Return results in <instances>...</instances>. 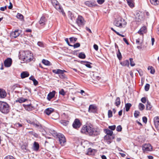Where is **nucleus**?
Wrapping results in <instances>:
<instances>
[{
    "mask_svg": "<svg viewBox=\"0 0 159 159\" xmlns=\"http://www.w3.org/2000/svg\"><path fill=\"white\" fill-rule=\"evenodd\" d=\"M76 22L79 26L83 25L84 24V20L83 17L79 15L76 20Z\"/></svg>",
    "mask_w": 159,
    "mask_h": 159,
    "instance_id": "1a4fd4ad",
    "label": "nucleus"
},
{
    "mask_svg": "<svg viewBox=\"0 0 159 159\" xmlns=\"http://www.w3.org/2000/svg\"><path fill=\"white\" fill-rule=\"evenodd\" d=\"M40 124L38 121H37L36 122V124L34 126L37 128Z\"/></svg>",
    "mask_w": 159,
    "mask_h": 159,
    "instance_id": "338daca9",
    "label": "nucleus"
},
{
    "mask_svg": "<svg viewBox=\"0 0 159 159\" xmlns=\"http://www.w3.org/2000/svg\"><path fill=\"white\" fill-rule=\"evenodd\" d=\"M128 5L131 7L132 8L134 7V0H126Z\"/></svg>",
    "mask_w": 159,
    "mask_h": 159,
    "instance_id": "cd10ccee",
    "label": "nucleus"
},
{
    "mask_svg": "<svg viewBox=\"0 0 159 159\" xmlns=\"http://www.w3.org/2000/svg\"><path fill=\"white\" fill-rule=\"evenodd\" d=\"M33 82L34 83V84L35 86L37 85L38 84V81L35 79L34 80H33Z\"/></svg>",
    "mask_w": 159,
    "mask_h": 159,
    "instance_id": "69168bd1",
    "label": "nucleus"
},
{
    "mask_svg": "<svg viewBox=\"0 0 159 159\" xmlns=\"http://www.w3.org/2000/svg\"><path fill=\"white\" fill-rule=\"evenodd\" d=\"M78 62H80L82 64L83 63H86V64H85V66L89 68H91L92 67V66H91V64H92V63L87 61H78Z\"/></svg>",
    "mask_w": 159,
    "mask_h": 159,
    "instance_id": "5701e85b",
    "label": "nucleus"
},
{
    "mask_svg": "<svg viewBox=\"0 0 159 159\" xmlns=\"http://www.w3.org/2000/svg\"><path fill=\"white\" fill-rule=\"evenodd\" d=\"M120 64L123 66H129V61L128 60H126L123 61L120 63Z\"/></svg>",
    "mask_w": 159,
    "mask_h": 159,
    "instance_id": "a878e982",
    "label": "nucleus"
},
{
    "mask_svg": "<svg viewBox=\"0 0 159 159\" xmlns=\"http://www.w3.org/2000/svg\"><path fill=\"white\" fill-rule=\"evenodd\" d=\"M146 106L147 110H150L151 109L152 107V105L151 104V103L148 100L147 101V104Z\"/></svg>",
    "mask_w": 159,
    "mask_h": 159,
    "instance_id": "7c9ffc66",
    "label": "nucleus"
},
{
    "mask_svg": "<svg viewBox=\"0 0 159 159\" xmlns=\"http://www.w3.org/2000/svg\"><path fill=\"white\" fill-rule=\"evenodd\" d=\"M33 150L34 151H38L39 148V143L36 141L34 142L33 144Z\"/></svg>",
    "mask_w": 159,
    "mask_h": 159,
    "instance_id": "aec40b11",
    "label": "nucleus"
},
{
    "mask_svg": "<svg viewBox=\"0 0 159 159\" xmlns=\"http://www.w3.org/2000/svg\"><path fill=\"white\" fill-rule=\"evenodd\" d=\"M96 152V150L90 148L87 149L86 154L88 155H94Z\"/></svg>",
    "mask_w": 159,
    "mask_h": 159,
    "instance_id": "a211bd4d",
    "label": "nucleus"
},
{
    "mask_svg": "<svg viewBox=\"0 0 159 159\" xmlns=\"http://www.w3.org/2000/svg\"><path fill=\"white\" fill-rule=\"evenodd\" d=\"M108 117L109 118L111 117L112 116V112L111 110H109L108 113Z\"/></svg>",
    "mask_w": 159,
    "mask_h": 159,
    "instance_id": "de8ad7c7",
    "label": "nucleus"
},
{
    "mask_svg": "<svg viewBox=\"0 0 159 159\" xmlns=\"http://www.w3.org/2000/svg\"><path fill=\"white\" fill-rule=\"evenodd\" d=\"M78 57L81 59H85L86 58V55L83 52H81L79 53Z\"/></svg>",
    "mask_w": 159,
    "mask_h": 159,
    "instance_id": "2f4dec72",
    "label": "nucleus"
},
{
    "mask_svg": "<svg viewBox=\"0 0 159 159\" xmlns=\"http://www.w3.org/2000/svg\"><path fill=\"white\" fill-rule=\"evenodd\" d=\"M125 20L122 18L115 19L114 22V25L117 27H122V25H125Z\"/></svg>",
    "mask_w": 159,
    "mask_h": 159,
    "instance_id": "0eeeda50",
    "label": "nucleus"
},
{
    "mask_svg": "<svg viewBox=\"0 0 159 159\" xmlns=\"http://www.w3.org/2000/svg\"><path fill=\"white\" fill-rule=\"evenodd\" d=\"M12 62L11 59L10 58H8L4 61V66L6 67H10L12 64Z\"/></svg>",
    "mask_w": 159,
    "mask_h": 159,
    "instance_id": "4468645a",
    "label": "nucleus"
},
{
    "mask_svg": "<svg viewBox=\"0 0 159 159\" xmlns=\"http://www.w3.org/2000/svg\"><path fill=\"white\" fill-rule=\"evenodd\" d=\"M54 111V109L52 108H48L46 109L45 110L46 114L49 115L50 114Z\"/></svg>",
    "mask_w": 159,
    "mask_h": 159,
    "instance_id": "393cba45",
    "label": "nucleus"
},
{
    "mask_svg": "<svg viewBox=\"0 0 159 159\" xmlns=\"http://www.w3.org/2000/svg\"><path fill=\"white\" fill-rule=\"evenodd\" d=\"M117 56L119 59V60H121L122 58V55L120 52V50H118L117 52Z\"/></svg>",
    "mask_w": 159,
    "mask_h": 159,
    "instance_id": "58836bf2",
    "label": "nucleus"
},
{
    "mask_svg": "<svg viewBox=\"0 0 159 159\" xmlns=\"http://www.w3.org/2000/svg\"><path fill=\"white\" fill-rule=\"evenodd\" d=\"M141 100L143 103H145L147 101L146 98L145 97H143L141 99Z\"/></svg>",
    "mask_w": 159,
    "mask_h": 159,
    "instance_id": "13d9d810",
    "label": "nucleus"
},
{
    "mask_svg": "<svg viewBox=\"0 0 159 159\" xmlns=\"http://www.w3.org/2000/svg\"><path fill=\"white\" fill-rule=\"evenodd\" d=\"M52 72L56 74H59V77L62 79H64L67 78L66 75L64 74V72H66V71L64 70H61L60 69L56 70H53Z\"/></svg>",
    "mask_w": 159,
    "mask_h": 159,
    "instance_id": "423d86ee",
    "label": "nucleus"
},
{
    "mask_svg": "<svg viewBox=\"0 0 159 159\" xmlns=\"http://www.w3.org/2000/svg\"><path fill=\"white\" fill-rule=\"evenodd\" d=\"M7 9V6H5L4 7H1L0 8V10L2 11H4L5 10Z\"/></svg>",
    "mask_w": 159,
    "mask_h": 159,
    "instance_id": "e2e57ef3",
    "label": "nucleus"
},
{
    "mask_svg": "<svg viewBox=\"0 0 159 159\" xmlns=\"http://www.w3.org/2000/svg\"><path fill=\"white\" fill-rule=\"evenodd\" d=\"M122 129V128L121 125H119L117 126L116 129L117 131L118 132H120L121 131Z\"/></svg>",
    "mask_w": 159,
    "mask_h": 159,
    "instance_id": "603ef678",
    "label": "nucleus"
},
{
    "mask_svg": "<svg viewBox=\"0 0 159 159\" xmlns=\"http://www.w3.org/2000/svg\"><path fill=\"white\" fill-rule=\"evenodd\" d=\"M81 125V124L78 119H75L72 125L73 127L76 129L79 128Z\"/></svg>",
    "mask_w": 159,
    "mask_h": 159,
    "instance_id": "9b49d317",
    "label": "nucleus"
},
{
    "mask_svg": "<svg viewBox=\"0 0 159 159\" xmlns=\"http://www.w3.org/2000/svg\"><path fill=\"white\" fill-rule=\"evenodd\" d=\"M50 133L55 138L58 139L59 142L61 146L64 145L66 143V139L64 135L60 133H57L53 129H51Z\"/></svg>",
    "mask_w": 159,
    "mask_h": 159,
    "instance_id": "7ed1b4c3",
    "label": "nucleus"
},
{
    "mask_svg": "<svg viewBox=\"0 0 159 159\" xmlns=\"http://www.w3.org/2000/svg\"><path fill=\"white\" fill-rule=\"evenodd\" d=\"M51 1L54 7L59 12H61L63 15H65V13L59 2L57 0H51Z\"/></svg>",
    "mask_w": 159,
    "mask_h": 159,
    "instance_id": "39448f33",
    "label": "nucleus"
},
{
    "mask_svg": "<svg viewBox=\"0 0 159 159\" xmlns=\"http://www.w3.org/2000/svg\"><path fill=\"white\" fill-rule=\"evenodd\" d=\"M89 111L90 112L95 113L97 112L98 109L96 106L93 105H91L89 106Z\"/></svg>",
    "mask_w": 159,
    "mask_h": 159,
    "instance_id": "dca6fc26",
    "label": "nucleus"
},
{
    "mask_svg": "<svg viewBox=\"0 0 159 159\" xmlns=\"http://www.w3.org/2000/svg\"><path fill=\"white\" fill-rule=\"evenodd\" d=\"M142 149L144 152L151 151L152 150V147L149 143L145 144L142 146Z\"/></svg>",
    "mask_w": 159,
    "mask_h": 159,
    "instance_id": "6e6552de",
    "label": "nucleus"
},
{
    "mask_svg": "<svg viewBox=\"0 0 159 159\" xmlns=\"http://www.w3.org/2000/svg\"><path fill=\"white\" fill-rule=\"evenodd\" d=\"M151 3L154 5H156L159 4V0H150Z\"/></svg>",
    "mask_w": 159,
    "mask_h": 159,
    "instance_id": "72a5a7b5",
    "label": "nucleus"
},
{
    "mask_svg": "<svg viewBox=\"0 0 159 159\" xmlns=\"http://www.w3.org/2000/svg\"><path fill=\"white\" fill-rule=\"evenodd\" d=\"M140 112L138 111H135L134 113V116L135 118H137L139 116Z\"/></svg>",
    "mask_w": 159,
    "mask_h": 159,
    "instance_id": "37998d69",
    "label": "nucleus"
},
{
    "mask_svg": "<svg viewBox=\"0 0 159 159\" xmlns=\"http://www.w3.org/2000/svg\"><path fill=\"white\" fill-rule=\"evenodd\" d=\"M81 131L82 133L89 136L94 137L100 134V130L98 129H94L91 125H84L82 127Z\"/></svg>",
    "mask_w": 159,
    "mask_h": 159,
    "instance_id": "f257e3e1",
    "label": "nucleus"
},
{
    "mask_svg": "<svg viewBox=\"0 0 159 159\" xmlns=\"http://www.w3.org/2000/svg\"><path fill=\"white\" fill-rule=\"evenodd\" d=\"M139 108L140 110L143 111L145 108V106L143 104L139 103Z\"/></svg>",
    "mask_w": 159,
    "mask_h": 159,
    "instance_id": "4c0bfd02",
    "label": "nucleus"
},
{
    "mask_svg": "<svg viewBox=\"0 0 159 159\" xmlns=\"http://www.w3.org/2000/svg\"><path fill=\"white\" fill-rule=\"evenodd\" d=\"M27 100L26 99L21 97L17 99V100H16V102H19V103H21L25 102Z\"/></svg>",
    "mask_w": 159,
    "mask_h": 159,
    "instance_id": "bb28decb",
    "label": "nucleus"
},
{
    "mask_svg": "<svg viewBox=\"0 0 159 159\" xmlns=\"http://www.w3.org/2000/svg\"><path fill=\"white\" fill-rule=\"evenodd\" d=\"M19 57H22L23 60L30 61L34 59L33 54L30 50H20L19 52Z\"/></svg>",
    "mask_w": 159,
    "mask_h": 159,
    "instance_id": "f03ea898",
    "label": "nucleus"
},
{
    "mask_svg": "<svg viewBox=\"0 0 159 159\" xmlns=\"http://www.w3.org/2000/svg\"><path fill=\"white\" fill-rule=\"evenodd\" d=\"M142 119L143 122L144 123L146 124L147 121V117L146 116H143V117Z\"/></svg>",
    "mask_w": 159,
    "mask_h": 159,
    "instance_id": "bf43d9fd",
    "label": "nucleus"
},
{
    "mask_svg": "<svg viewBox=\"0 0 159 159\" xmlns=\"http://www.w3.org/2000/svg\"><path fill=\"white\" fill-rule=\"evenodd\" d=\"M136 43L138 45H139L141 44V42H140V40L139 39H138L136 40Z\"/></svg>",
    "mask_w": 159,
    "mask_h": 159,
    "instance_id": "774afa93",
    "label": "nucleus"
},
{
    "mask_svg": "<svg viewBox=\"0 0 159 159\" xmlns=\"http://www.w3.org/2000/svg\"><path fill=\"white\" fill-rule=\"evenodd\" d=\"M137 71L139 73V75L140 76H142L143 75V72L142 70H137Z\"/></svg>",
    "mask_w": 159,
    "mask_h": 159,
    "instance_id": "680f3d73",
    "label": "nucleus"
},
{
    "mask_svg": "<svg viewBox=\"0 0 159 159\" xmlns=\"http://www.w3.org/2000/svg\"><path fill=\"white\" fill-rule=\"evenodd\" d=\"M15 127L17 128H20L22 126V125L19 122L16 123L14 124Z\"/></svg>",
    "mask_w": 159,
    "mask_h": 159,
    "instance_id": "49530a36",
    "label": "nucleus"
},
{
    "mask_svg": "<svg viewBox=\"0 0 159 159\" xmlns=\"http://www.w3.org/2000/svg\"><path fill=\"white\" fill-rule=\"evenodd\" d=\"M148 70H150V73L152 74H154L155 72V70L152 66H149L148 68Z\"/></svg>",
    "mask_w": 159,
    "mask_h": 159,
    "instance_id": "a19ab883",
    "label": "nucleus"
},
{
    "mask_svg": "<svg viewBox=\"0 0 159 159\" xmlns=\"http://www.w3.org/2000/svg\"><path fill=\"white\" fill-rule=\"evenodd\" d=\"M150 88V85L148 84H146V85L145 86L144 89L145 90L147 91L149 90Z\"/></svg>",
    "mask_w": 159,
    "mask_h": 159,
    "instance_id": "a18cd8bd",
    "label": "nucleus"
},
{
    "mask_svg": "<svg viewBox=\"0 0 159 159\" xmlns=\"http://www.w3.org/2000/svg\"><path fill=\"white\" fill-rule=\"evenodd\" d=\"M104 132L107 134V135H112L113 134V131L108 129H104Z\"/></svg>",
    "mask_w": 159,
    "mask_h": 159,
    "instance_id": "c85d7f7f",
    "label": "nucleus"
},
{
    "mask_svg": "<svg viewBox=\"0 0 159 159\" xmlns=\"http://www.w3.org/2000/svg\"><path fill=\"white\" fill-rule=\"evenodd\" d=\"M21 148L22 150H24L25 152L30 151L29 150L28 148V145L27 144L22 145L21 146Z\"/></svg>",
    "mask_w": 159,
    "mask_h": 159,
    "instance_id": "b1692460",
    "label": "nucleus"
},
{
    "mask_svg": "<svg viewBox=\"0 0 159 159\" xmlns=\"http://www.w3.org/2000/svg\"><path fill=\"white\" fill-rule=\"evenodd\" d=\"M37 128L40 131H42L43 130V127L41 124L39 125Z\"/></svg>",
    "mask_w": 159,
    "mask_h": 159,
    "instance_id": "4d7b16f0",
    "label": "nucleus"
},
{
    "mask_svg": "<svg viewBox=\"0 0 159 159\" xmlns=\"http://www.w3.org/2000/svg\"><path fill=\"white\" fill-rule=\"evenodd\" d=\"M7 96V93L4 89H0V98H4Z\"/></svg>",
    "mask_w": 159,
    "mask_h": 159,
    "instance_id": "412c9836",
    "label": "nucleus"
},
{
    "mask_svg": "<svg viewBox=\"0 0 159 159\" xmlns=\"http://www.w3.org/2000/svg\"><path fill=\"white\" fill-rule=\"evenodd\" d=\"M120 101L119 97H117L115 102V104L117 107L120 105Z\"/></svg>",
    "mask_w": 159,
    "mask_h": 159,
    "instance_id": "c756f323",
    "label": "nucleus"
},
{
    "mask_svg": "<svg viewBox=\"0 0 159 159\" xmlns=\"http://www.w3.org/2000/svg\"><path fill=\"white\" fill-rule=\"evenodd\" d=\"M105 1L104 0H98L97 2L99 4H102Z\"/></svg>",
    "mask_w": 159,
    "mask_h": 159,
    "instance_id": "052dcab7",
    "label": "nucleus"
},
{
    "mask_svg": "<svg viewBox=\"0 0 159 159\" xmlns=\"http://www.w3.org/2000/svg\"><path fill=\"white\" fill-rule=\"evenodd\" d=\"M29 76V74L27 71H23L21 74V77L22 79H24L26 77H27Z\"/></svg>",
    "mask_w": 159,
    "mask_h": 159,
    "instance_id": "4be33fe9",
    "label": "nucleus"
},
{
    "mask_svg": "<svg viewBox=\"0 0 159 159\" xmlns=\"http://www.w3.org/2000/svg\"><path fill=\"white\" fill-rule=\"evenodd\" d=\"M37 44L40 47H44V44L42 42H38Z\"/></svg>",
    "mask_w": 159,
    "mask_h": 159,
    "instance_id": "6e6d98bb",
    "label": "nucleus"
},
{
    "mask_svg": "<svg viewBox=\"0 0 159 159\" xmlns=\"http://www.w3.org/2000/svg\"><path fill=\"white\" fill-rule=\"evenodd\" d=\"M10 107L6 102L0 101V111L4 114L9 112Z\"/></svg>",
    "mask_w": 159,
    "mask_h": 159,
    "instance_id": "20e7f679",
    "label": "nucleus"
},
{
    "mask_svg": "<svg viewBox=\"0 0 159 159\" xmlns=\"http://www.w3.org/2000/svg\"><path fill=\"white\" fill-rule=\"evenodd\" d=\"M129 60L130 61V66H134L135 65V64L133 61V59L132 58H130L129 59Z\"/></svg>",
    "mask_w": 159,
    "mask_h": 159,
    "instance_id": "3c124183",
    "label": "nucleus"
},
{
    "mask_svg": "<svg viewBox=\"0 0 159 159\" xmlns=\"http://www.w3.org/2000/svg\"><path fill=\"white\" fill-rule=\"evenodd\" d=\"M20 34V30L18 29L12 31L10 33V36L12 38H16L18 37Z\"/></svg>",
    "mask_w": 159,
    "mask_h": 159,
    "instance_id": "f8f14e48",
    "label": "nucleus"
},
{
    "mask_svg": "<svg viewBox=\"0 0 159 159\" xmlns=\"http://www.w3.org/2000/svg\"><path fill=\"white\" fill-rule=\"evenodd\" d=\"M157 121H159V118L158 116H156L154 119V123Z\"/></svg>",
    "mask_w": 159,
    "mask_h": 159,
    "instance_id": "0e129e2a",
    "label": "nucleus"
},
{
    "mask_svg": "<svg viewBox=\"0 0 159 159\" xmlns=\"http://www.w3.org/2000/svg\"><path fill=\"white\" fill-rule=\"evenodd\" d=\"M29 134L33 135L34 137L35 138H38L39 137L38 134L36 133L33 131H30L29 132Z\"/></svg>",
    "mask_w": 159,
    "mask_h": 159,
    "instance_id": "c9c22d12",
    "label": "nucleus"
},
{
    "mask_svg": "<svg viewBox=\"0 0 159 159\" xmlns=\"http://www.w3.org/2000/svg\"><path fill=\"white\" fill-rule=\"evenodd\" d=\"M42 62L45 65L50 66L51 65L50 62L49 61L45 59H43Z\"/></svg>",
    "mask_w": 159,
    "mask_h": 159,
    "instance_id": "f704fd0d",
    "label": "nucleus"
},
{
    "mask_svg": "<svg viewBox=\"0 0 159 159\" xmlns=\"http://www.w3.org/2000/svg\"><path fill=\"white\" fill-rule=\"evenodd\" d=\"M56 93V91L54 90L52 91V92H50L48 94L47 97V99L48 101H50L51 100L54 98Z\"/></svg>",
    "mask_w": 159,
    "mask_h": 159,
    "instance_id": "6ab92c4d",
    "label": "nucleus"
},
{
    "mask_svg": "<svg viewBox=\"0 0 159 159\" xmlns=\"http://www.w3.org/2000/svg\"><path fill=\"white\" fill-rule=\"evenodd\" d=\"M70 41L71 43H74L77 40V38L73 37H70L69 38Z\"/></svg>",
    "mask_w": 159,
    "mask_h": 159,
    "instance_id": "ea45409f",
    "label": "nucleus"
},
{
    "mask_svg": "<svg viewBox=\"0 0 159 159\" xmlns=\"http://www.w3.org/2000/svg\"><path fill=\"white\" fill-rule=\"evenodd\" d=\"M72 47H74V48H76L79 47L80 46V44L79 43H77L75 44H74V45H72Z\"/></svg>",
    "mask_w": 159,
    "mask_h": 159,
    "instance_id": "09e8293b",
    "label": "nucleus"
},
{
    "mask_svg": "<svg viewBox=\"0 0 159 159\" xmlns=\"http://www.w3.org/2000/svg\"><path fill=\"white\" fill-rule=\"evenodd\" d=\"M60 122L61 124L65 126H66L69 123V121L65 120H61L60 121Z\"/></svg>",
    "mask_w": 159,
    "mask_h": 159,
    "instance_id": "e433bc0d",
    "label": "nucleus"
},
{
    "mask_svg": "<svg viewBox=\"0 0 159 159\" xmlns=\"http://www.w3.org/2000/svg\"><path fill=\"white\" fill-rule=\"evenodd\" d=\"M16 17L18 19L22 20L23 18V16L21 14L18 13L16 16Z\"/></svg>",
    "mask_w": 159,
    "mask_h": 159,
    "instance_id": "c03bdc74",
    "label": "nucleus"
},
{
    "mask_svg": "<svg viewBox=\"0 0 159 159\" xmlns=\"http://www.w3.org/2000/svg\"><path fill=\"white\" fill-rule=\"evenodd\" d=\"M132 106V105L130 103H127L125 104V110L126 111H128L131 107Z\"/></svg>",
    "mask_w": 159,
    "mask_h": 159,
    "instance_id": "473e14b6",
    "label": "nucleus"
},
{
    "mask_svg": "<svg viewBox=\"0 0 159 159\" xmlns=\"http://www.w3.org/2000/svg\"><path fill=\"white\" fill-rule=\"evenodd\" d=\"M47 19L43 15L40 18L39 21V24L42 26H44L46 24Z\"/></svg>",
    "mask_w": 159,
    "mask_h": 159,
    "instance_id": "ddd939ff",
    "label": "nucleus"
},
{
    "mask_svg": "<svg viewBox=\"0 0 159 159\" xmlns=\"http://www.w3.org/2000/svg\"><path fill=\"white\" fill-rule=\"evenodd\" d=\"M112 135H106L104 137L105 139L106 140H111V136Z\"/></svg>",
    "mask_w": 159,
    "mask_h": 159,
    "instance_id": "8fccbe9b",
    "label": "nucleus"
},
{
    "mask_svg": "<svg viewBox=\"0 0 159 159\" xmlns=\"http://www.w3.org/2000/svg\"><path fill=\"white\" fill-rule=\"evenodd\" d=\"M23 106L25 109L28 111H30L34 109V107L32 106L31 104H23Z\"/></svg>",
    "mask_w": 159,
    "mask_h": 159,
    "instance_id": "2eb2a0df",
    "label": "nucleus"
},
{
    "mask_svg": "<svg viewBox=\"0 0 159 159\" xmlns=\"http://www.w3.org/2000/svg\"><path fill=\"white\" fill-rule=\"evenodd\" d=\"M84 4L87 6L90 7H93L97 5L96 1L94 0L87 1L84 2Z\"/></svg>",
    "mask_w": 159,
    "mask_h": 159,
    "instance_id": "9d476101",
    "label": "nucleus"
},
{
    "mask_svg": "<svg viewBox=\"0 0 159 159\" xmlns=\"http://www.w3.org/2000/svg\"><path fill=\"white\" fill-rule=\"evenodd\" d=\"M147 32V28L145 26L142 27L139 30L138 32V33L143 36L144 34L146 33Z\"/></svg>",
    "mask_w": 159,
    "mask_h": 159,
    "instance_id": "f3484780",
    "label": "nucleus"
},
{
    "mask_svg": "<svg viewBox=\"0 0 159 159\" xmlns=\"http://www.w3.org/2000/svg\"><path fill=\"white\" fill-rule=\"evenodd\" d=\"M59 93L60 94L63 96L65 95L66 94V93L65 92L64 90L63 89H61V90L59 91Z\"/></svg>",
    "mask_w": 159,
    "mask_h": 159,
    "instance_id": "864d4df0",
    "label": "nucleus"
},
{
    "mask_svg": "<svg viewBox=\"0 0 159 159\" xmlns=\"http://www.w3.org/2000/svg\"><path fill=\"white\" fill-rule=\"evenodd\" d=\"M3 159H16V158L12 156L8 155L5 157Z\"/></svg>",
    "mask_w": 159,
    "mask_h": 159,
    "instance_id": "79ce46f5",
    "label": "nucleus"
},
{
    "mask_svg": "<svg viewBox=\"0 0 159 159\" xmlns=\"http://www.w3.org/2000/svg\"><path fill=\"white\" fill-rule=\"evenodd\" d=\"M116 126L115 125H113L112 126H108V128L111 130V131L114 130L116 128Z\"/></svg>",
    "mask_w": 159,
    "mask_h": 159,
    "instance_id": "5fc2aeb1",
    "label": "nucleus"
}]
</instances>
